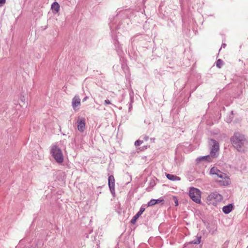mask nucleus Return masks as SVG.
<instances>
[{
  "instance_id": "obj_1",
  "label": "nucleus",
  "mask_w": 248,
  "mask_h": 248,
  "mask_svg": "<svg viewBox=\"0 0 248 248\" xmlns=\"http://www.w3.org/2000/svg\"><path fill=\"white\" fill-rule=\"evenodd\" d=\"M231 141L234 147L238 151L244 152L248 145V140L245 136L240 132H235L231 138Z\"/></svg>"
},
{
  "instance_id": "obj_2",
  "label": "nucleus",
  "mask_w": 248,
  "mask_h": 248,
  "mask_svg": "<svg viewBox=\"0 0 248 248\" xmlns=\"http://www.w3.org/2000/svg\"><path fill=\"white\" fill-rule=\"evenodd\" d=\"M209 145L210 151V155H207L203 156H200L196 159V161L199 163L201 161H210L211 156L213 157H216L217 153L218 152L219 145L217 141L214 139H210L209 141Z\"/></svg>"
},
{
  "instance_id": "obj_3",
  "label": "nucleus",
  "mask_w": 248,
  "mask_h": 248,
  "mask_svg": "<svg viewBox=\"0 0 248 248\" xmlns=\"http://www.w3.org/2000/svg\"><path fill=\"white\" fill-rule=\"evenodd\" d=\"M210 173L211 174L216 175L217 178L221 179L217 180L220 185L226 186L229 184V179L226 174L221 172L217 169L215 167L211 168Z\"/></svg>"
},
{
  "instance_id": "obj_4",
  "label": "nucleus",
  "mask_w": 248,
  "mask_h": 248,
  "mask_svg": "<svg viewBox=\"0 0 248 248\" xmlns=\"http://www.w3.org/2000/svg\"><path fill=\"white\" fill-rule=\"evenodd\" d=\"M50 154L59 163H62L63 161V156L61 149L56 145L54 144L51 146Z\"/></svg>"
},
{
  "instance_id": "obj_5",
  "label": "nucleus",
  "mask_w": 248,
  "mask_h": 248,
  "mask_svg": "<svg viewBox=\"0 0 248 248\" xmlns=\"http://www.w3.org/2000/svg\"><path fill=\"white\" fill-rule=\"evenodd\" d=\"M189 195L190 198L194 202L199 203L201 202V191L197 188L194 187H191L189 192Z\"/></svg>"
},
{
  "instance_id": "obj_6",
  "label": "nucleus",
  "mask_w": 248,
  "mask_h": 248,
  "mask_svg": "<svg viewBox=\"0 0 248 248\" xmlns=\"http://www.w3.org/2000/svg\"><path fill=\"white\" fill-rule=\"evenodd\" d=\"M108 186L112 195L115 193V179L113 175L108 177Z\"/></svg>"
},
{
  "instance_id": "obj_7",
  "label": "nucleus",
  "mask_w": 248,
  "mask_h": 248,
  "mask_svg": "<svg viewBox=\"0 0 248 248\" xmlns=\"http://www.w3.org/2000/svg\"><path fill=\"white\" fill-rule=\"evenodd\" d=\"M145 210V205H142L140 208V211L133 217L131 220L130 222L132 224H134L138 218L141 215Z\"/></svg>"
},
{
  "instance_id": "obj_8",
  "label": "nucleus",
  "mask_w": 248,
  "mask_h": 248,
  "mask_svg": "<svg viewBox=\"0 0 248 248\" xmlns=\"http://www.w3.org/2000/svg\"><path fill=\"white\" fill-rule=\"evenodd\" d=\"M72 106L73 109L75 111L78 110L77 108L80 106V99L79 98V96H75L72 99Z\"/></svg>"
},
{
  "instance_id": "obj_9",
  "label": "nucleus",
  "mask_w": 248,
  "mask_h": 248,
  "mask_svg": "<svg viewBox=\"0 0 248 248\" xmlns=\"http://www.w3.org/2000/svg\"><path fill=\"white\" fill-rule=\"evenodd\" d=\"M78 129L80 132H83L85 127L84 118H79L78 120Z\"/></svg>"
},
{
  "instance_id": "obj_10",
  "label": "nucleus",
  "mask_w": 248,
  "mask_h": 248,
  "mask_svg": "<svg viewBox=\"0 0 248 248\" xmlns=\"http://www.w3.org/2000/svg\"><path fill=\"white\" fill-rule=\"evenodd\" d=\"M210 200L215 199L216 201H221L222 199V196L217 193H212L208 196Z\"/></svg>"
},
{
  "instance_id": "obj_11",
  "label": "nucleus",
  "mask_w": 248,
  "mask_h": 248,
  "mask_svg": "<svg viewBox=\"0 0 248 248\" xmlns=\"http://www.w3.org/2000/svg\"><path fill=\"white\" fill-rule=\"evenodd\" d=\"M232 208L233 205L232 204H229L227 205L224 206L222 208V211L225 214H227L232 211Z\"/></svg>"
},
{
  "instance_id": "obj_12",
  "label": "nucleus",
  "mask_w": 248,
  "mask_h": 248,
  "mask_svg": "<svg viewBox=\"0 0 248 248\" xmlns=\"http://www.w3.org/2000/svg\"><path fill=\"white\" fill-rule=\"evenodd\" d=\"M51 9L53 12L58 13L60 10V5L57 2H53L51 5Z\"/></svg>"
},
{
  "instance_id": "obj_13",
  "label": "nucleus",
  "mask_w": 248,
  "mask_h": 248,
  "mask_svg": "<svg viewBox=\"0 0 248 248\" xmlns=\"http://www.w3.org/2000/svg\"><path fill=\"white\" fill-rule=\"evenodd\" d=\"M167 178L171 181H179L180 180V178L179 177L177 176L176 175L171 174H167L166 175Z\"/></svg>"
},
{
  "instance_id": "obj_14",
  "label": "nucleus",
  "mask_w": 248,
  "mask_h": 248,
  "mask_svg": "<svg viewBox=\"0 0 248 248\" xmlns=\"http://www.w3.org/2000/svg\"><path fill=\"white\" fill-rule=\"evenodd\" d=\"M201 237H198L197 239L193 240L191 242H190V243L193 244H199L201 243Z\"/></svg>"
},
{
  "instance_id": "obj_15",
  "label": "nucleus",
  "mask_w": 248,
  "mask_h": 248,
  "mask_svg": "<svg viewBox=\"0 0 248 248\" xmlns=\"http://www.w3.org/2000/svg\"><path fill=\"white\" fill-rule=\"evenodd\" d=\"M223 65V61L221 59H218L217 61L216 65L217 67L220 68Z\"/></svg>"
},
{
  "instance_id": "obj_16",
  "label": "nucleus",
  "mask_w": 248,
  "mask_h": 248,
  "mask_svg": "<svg viewBox=\"0 0 248 248\" xmlns=\"http://www.w3.org/2000/svg\"><path fill=\"white\" fill-rule=\"evenodd\" d=\"M155 204V199H152L148 202L147 206H152Z\"/></svg>"
},
{
  "instance_id": "obj_17",
  "label": "nucleus",
  "mask_w": 248,
  "mask_h": 248,
  "mask_svg": "<svg viewBox=\"0 0 248 248\" xmlns=\"http://www.w3.org/2000/svg\"><path fill=\"white\" fill-rule=\"evenodd\" d=\"M143 142V141L142 140H137L135 141V145L136 146H140L141 144H142Z\"/></svg>"
},
{
  "instance_id": "obj_18",
  "label": "nucleus",
  "mask_w": 248,
  "mask_h": 248,
  "mask_svg": "<svg viewBox=\"0 0 248 248\" xmlns=\"http://www.w3.org/2000/svg\"><path fill=\"white\" fill-rule=\"evenodd\" d=\"M155 204H157V203H160L162 202H164V200L163 199H157V200H155Z\"/></svg>"
},
{
  "instance_id": "obj_19",
  "label": "nucleus",
  "mask_w": 248,
  "mask_h": 248,
  "mask_svg": "<svg viewBox=\"0 0 248 248\" xmlns=\"http://www.w3.org/2000/svg\"><path fill=\"white\" fill-rule=\"evenodd\" d=\"M173 199L174 200V202H175V206H177L178 205V201L177 199L176 198V197H173Z\"/></svg>"
},
{
  "instance_id": "obj_20",
  "label": "nucleus",
  "mask_w": 248,
  "mask_h": 248,
  "mask_svg": "<svg viewBox=\"0 0 248 248\" xmlns=\"http://www.w3.org/2000/svg\"><path fill=\"white\" fill-rule=\"evenodd\" d=\"M104 103L105 105H108V104H111V102L109 100H105V101H104Z\"/></svg>"
},
{
  "instance_id": "obj_21",
  "label": "nucleus",
  "mask_w": 248,
  "mask_h": 248,
  "mask_svg": "<svg viewBox=\"0 0 248 248\" xmlns=\"http://www.w3.org/2000/svg\"><path fill=\"white\" fill-rule=\"evenodd\" d=\"M6 0H0V4H3L5 3Z\"/></svg>"
},
{
  "instance_id": "obj_22",
  "label": "nucleus",
  "mask_w": 248,
  "mask_h": 248,
  "mask_svg": "<svg viewBox=\"0 0 248 248\" xmlns=\"http://www.w3.org/2000/svg\"><path fill=\"white\" fill-rule=\"evenodd\" d=\"M88 99V96H86L83 99V101L84 102L87 99Z\"/></svg>"
},
{
  "instance_id": "obj_23",
  "label": "nucleus",
  "mask_w": 248,
  "mask_h": 248,
  "mask_svg": "<svg viewBox=\"0 0 248 248\" xmlns=\"http://www.w3.org/2000/svg\"><path fill=\"white\" fill-rule=\"evenodd\" d=\"M149 137L148 136H145L144 137V139L145 140H147L148 139Z\"/></svg>"
},
{
  "instance_id": "obj_24",
  "label": "nucleus",
  "mask_w": 248,
  "mask_h": 248,
  "mask_svg": "<svg viewBox=\"0 0 248 248\" xmlns=\"http://www.w3.org/2000/svg\"><path fill=\"white\" fill-rule=\"evenodd\" d=\"M226 46V44H223L222 45V46H221V47L225 48Z\"/></svg>"
}]
</instances>
